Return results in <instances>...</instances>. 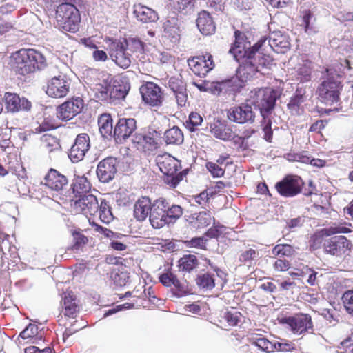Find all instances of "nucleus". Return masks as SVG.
Returning a JSON list of instances; mask_svg holds the SVG:
<instances>
[{"label":"nucleus","instance_id":"1","mask_svg":"<svg viewBox=\"0 0 353 353\" xmlns=\"http://www.w3.org/2000/svg\"><path fill=\"white\" fill-rule=\"evenodd\" d=\"M265 41L266 39L259 40L252 49L243 52L241 58L243 61L236 71V78L241 82L250 80L257 72L264 74L263 70L270 68L272 65V59L263 52Z\"/></svg>","mask_w":353,"mask_h":353},{"label":"nucleus","instance_id":"2","mask_svg":"<svg viewBox=\"0 0 353 353\" xmlns=\"http://www.w3.org/2000/svg\"><path fill=\"white\" fill-rule=\"evenodd\" d=\"M350 63L347 59L342 61L334 67L326 70L325 79L319 87V97L326 105H332L339 99L341 88L340 79L346 70H350Z\"/></svg>","mask_w":353,"mask_h":353},{"label":"nucleus","instance_id":"3","mask_svg":"<svg viewBox=\"0 0 353 353\" xmlns=\"http://www.w3.org/2000/svg\"><path fill=\"white\" fill-rule=\"evenodd\" d=\"M278 97V92L270 88H260L251 94L252 103L260 109L263 117L261 125L264 132V139L269 142L272 139L270 115Z\"/></svg>","mask_w":353,"mask_h":353},{"label":"nucleus","instance_id":"4","mask_svg":"<svg viewBox=\"0 0 353 353\" xmlns=\"http://www.w3.org/2000/svg\"><path fill=\"white\" fill-rule=\"evenodd\" d=\"M11 65L19 74L25 75L46 66L43 55L34 49H21L11 57Z\"/></svg>","mask_w":353,"mask_h":353},{"label":"nucleus","instance_id":"5","mask_svg":"<svg viewBox=\"0 0 353 353\" xmlns=\"http://www.w3.org/2000/svg\"><path fill=\"white\" fill-rule=\"evenodd\" d=\"M155 162L160 171L164 174L165 183L172 188H175L186 174L185 171L178 172L181 168V163L168 153L157 155Z\"/></svg>","mask_w":353,"mask_h":353},{"label":"nucleus","instance_id":"6","mask_svg":"<svg viewBox=\"0 0 353 353\" xmlns=\"http://www.w3.org/2000/svg\"><path fill=\"white\" fill-rule=\"evenodd\" d=\"M56 26L62 31L75 32L79 30L81 17L79 10L72 4L63 3L56 11Z\"/></svg>","mask_w":353,"mask_h":353},{"label":"nucleus","instance_id":"7","mask_svg":"<svg viewBox=\"0 0 353 353\" xmlns=\"http://www.w3.org/2000/svg\"><path fill=\"white\" fill-rule=\"evenodd\" d=\"M106 49L111 59L120 68L126 69L132 62V55L128 52L125 43L121 40L107 38L105 39Z\"/></svg>","mask_w":353,"mask_h":353},{"label":"nucleus","instance_id":"8","mask_svg":"<svg viewBox=\"0 0 353 353\" xmlns=\"http://www.w3.org/2000/svg\"><path fill=\"white\" fill-rule=\"evenodd\" d=\"M257 90H256V91ZM254 92L255 90L250 92V99L247 100L250 103H241L239 105L232 107L228 110L227 117L230 121L239 124L252 123L254 121L255 112L252 107L253 103L251 98V94ZM254 105L255 104L254 103Z\"/></svg>","mask_w":353,"mask_h":353},{"label":"nucleus","instance_id":"9","mask_svg":"<svg viewBox=\"0 0 353 353\" xmlns=\"http://www.w3.org/2000/svg\"><path fill=\"white\" fill-rule=\"evenodd\" d=\"M352 248V243L344 236H334L325 239L323 249L326 254L343 259L348 255Z\"/></svg>","mask_w":353,"mask_h":353},{"label":"nucleus","instance_id":"10","mask_svg":"<svg viewBox=\"0 0 353 353\" xmlns=\"http://www.w3.org/2000/svg\"><path fill=\"white\" fill-rule=\"evenodd\" d=\"M304 185L303 179L297 175H287L275 184L278 193L286 198L294 197L301 192Z\"/></svg>","mask_w":353,"mask_h":353},{"label":"nucleus","instance_id":"11","mask_svg":"<svg viewBox=\"0 0 353 353\" xmlns=\"http://www.w3.org/2000/svg\"><path fill=\"white\" fill-rule=\"evenodd\" d=\"M280 322L285 325L291 332L297 335L303 334L312 330L311 316L306 314H299L292 316L282 318Z\"/></svg>","mask_w":353,"mask_h":353},{"label":"nucleus","instance_id":"12","mask_svg":"<svg viewBox=\"0 0 353 353\" xmlns=\"http://www.w3.org/2000/svg\"><path fill=\"white\" fill-rule=\"evenodd\" d=\"M83 108V101L79 98L68 100L57 108V116L63 121H69L80 113Z\"/></svg>","mask_w":353,"mask_h":353},{"label":"nucleus","instance_id":"13","mask_svg":"<svg viewBox=\"0 0 353 353\" xmlns=\"http://www.w3.org/2000/svg\"><path fill=\"white\" fill-rule=\"evenodd\" d=\"M210 132L215 138L224 141H234L235 138L238 141H241L239 135L236 134L231 127L227 124V122L221 119H214L213 122L210 124Z\"/></svg>","mask_w":353,"mask_h":353},{"label":"nucleus","instance_id":"14","mask_svg":"<svg viewBox=\"0 0 353 353\" xmlns=\"http://www.w3.org/2000/svg\"><path fill=\"white\" fill-rule=\"evenodd\" d=\"M70 86V81L65 75H59L49 81L46 94L53 98H61L67 95Z\"/></svg>","mask_w":353,"mask_h":353},{"label":"nucleus","instance_id":"15","mask_svg":"<svg viewBox=\"0 0 353 353\" xmlns=\"http://www.w3.org/2000/svg\"><path fill=\"white\" fill-rule=\"evenodd\" d=\"M167 201L160 198L152 203L150 214V221L154 228H161L167 224Z\"/></svg>","mask_w":353,"mask_h":353},{"label":"nucleus","instance_id":"16","mask_svg":"<svg viewBox=\"0 0 353 353\" xmlns=\"http://www.w3.org/2000/svg\"><path fill=\"white\" fill-rule=\"evenodd\" d=\"M90 148V137L87 134H79L72 145L68 157L73 163H78L83 159Z\"/></svg>","mask_w":353,"mask_h":353},{"label":"nucleus","instance_id":"17","mask_svg":"<svg viewBox=\"0 0 353 353\" xmlns=\"http://www.w3.org/2000/svg\"><path fill=\"white\" fill-rule=\"evenodd\" d=\"M143 100L151 106H159L163 101L161 88L152 82H147L140 88Z\"/></svg>","mask_w":353,"mask_h":353},{"label":"nucleus","instance_id":"18","mask_svg":"<svg viewBox=\"0 0 353 353\" xmlns=\"http://www.w3.org/2000/svg\"><path fill=\"white\" fill-rule=\"evenodd\" d=\"M137 129V121L133 118L120 119L114 128L113 137L117 143H122Z\"/></svg>","mask_w":353,"mask_h":353},{"label":"nucleus","instance_id":"19","mask_svg":"<svg viewBox=\"0 0 353 353\" xmlns=\"http://www.w3.org/2000/svg\"><path fill=\"white\" fill-rule=\"evenodd\" d=\"M3 100L6 109L10 112L14 113L20 111H30L32 103L25 97H20L19 94L12 92H6Z\"/></svg>","mask_w":353,"mask_h":353},{"label":"nucleus","instance_id":"20","mask_svg":"<svg viewBox=\"0 0 353 353\" xmlns=\"http://www.w3.org/2000/svg\"><path fill=\"white\" fill-rule=\"evenodd\" d=\"M117 159L112 157H107L99 163L97 174L100 181L108 183L113 179L117 173Z\"/></svg>","mask_w":353,"mask_h":353},{"label":"nucleus","instance_id":"21","mask_svg":"<svg viewBox=\"0 0 353 353\" xmlns=\"http://www.w3.org/2000/svg\"><path fill=\"white\" fill-rule=\"evenodd\" d=\"M159 133L153 130L145 133H136L132 137V142L138 149L153 151L158 148Z\"/></svg>","mask_w":353,"mask_h":353},{"label":"nucleus","instance_id":"22","mask_svg":"<svg viewBox=\"0 0 353 353\" xmlns=\"http://www.w3.org/2000/svg\"><path fill=\"white\" fill-rule=\"evenodd\" d=\"M188 63L192 72L199 77L205 76L214 66L212 56L209 54L190 59Z\"/></svg>","mask_w":353,"mask_h":353},{"label":"nucleus","instance_id":"23","mask_svg":"<svg viewBox=\"0 0 353 353\" xmlns=\"http://www.w3.org/2000/svg\"><path fill=\"white\" fill-rule=\"evenodd\" d=\"M74 208L85 216L94 215L98 212L99 201L92 194H84L75 201Z\"/></svg>","mask_w":353,"mask_h":353},{"label":"nucleus","instance_id":"24","mask_svg":"<svg viewBox=\"0 0 353 353\" xmlns=\"http://www.w3.org/2000/svg\"><path fill=\"white\" fill-rule=\"evenodd\" d=\"M159 281L165 286L170 287L174 285L176 288V292H174V294L177 297H181L188 293L187 284L185 283H181L176 276L170 272L162 274L159 276Z\"/></svg>","mask_w":353,"mask_h":353},{"label":"nucleus","instance_id":"25","mask_svg":"<svg viewBox=\"0 0 353 353\" xmlns=\"http://www.w3.org/2000/svg\"><path fill=\"white\" fill-rule=\"evenodd\" d=\"M165 37L170 38L172 43H176L180 37V27L176 14L173 12L166 18L163 23Z\"/></svg>","mask_w":353,"mask_h":353},{"label":"nucleus","instance_id":"26","mask_svg":"<svg viewBox=\"0 0 353 353\" xmlns=\"http://www.w3.org/2000/svg\"><path fill=\"white\" fill-rule=\"evenodd\" d=\"M46 186L55 191L61 190L68 184L65 176L54 169H50L42 182Z\"/></svg>","mask_w":353,"mask_h":353},{"label":"nucleus","instance_id":"27","mask_svg":"<svg viewBox=\"0 0 353 353\" xmlns=\"http://www.w3.org/2000/svg\"><path fill=\"white\" fill-rule=\"evenodd\" d=\"M129 90V84L125 83L119 78H112L109 81V99H123L127 95Z\"/></svg>","mask_w":353,"mask_h":353},{"label":"nucleus","instance_id":"28","mask_svg":"<svg viewBox=\"0 0 353 353\" xmlns=\"http://www.w3.org/2000/svg\"><path fill=\"white\" fill-rule=\"evenodd\" d=\"M264 39H266L265 42H268L270 48L277 53H285L290 48V44L288 39L280 33L272 32L270 34L268 39L262 38L260 40Z\"/></svg>","mask_w":353,"mask_h":353},{"label":"nucleus","instance_id":"29","mask_svg":"<svg viewBox=\"0 0 353 353\" xmlns=\"http://www.w3.org/2000/svg\"><path fill=\"white\" fill-rule=\"evenodd\" d=\"M235 82L236 79L234 78L223 81L214 82L213 94L225 97L233 95L239 87Z\"/></svg>","mask_w":353,"mask_h":353},{"label":"nucleus","instance_id":"30","mask_svg":"<svg viewBox=\"0 0 353 353\" xmlns=\"http://www.w3.org/2000/svg\"><path fill=\"white\" fill-rule=\"evenodd\" d=\"M152 208V203L148 197L143 196L138 199L134 205V216L139 221H144Z\"/></svg>","mask_w":353,"mask_h":353},{"label":"nucleus","instance_id":"31","mask_svg":"<svg viewBox=\"0 0 353 353\" xmlns=\"http://www.w3.org/2000/svg\"><path fill=\"white\" fill-rule=\"evenodd\" d=\"M234 36L235 42L234 46L230 50V53L233 54L234 58L238 62H240L241 57L243 56V52L252 49V48L250 47V43L245 41V37L243 33L236 30L234 32Z\"/></svg>","mask_w":353,"mask_h":353},{"label":"nucleus","instance_id":"32","mask_svg":"<svg viewBox=\"0 0 353 353\" xmlns=\"http://www.w3.org/2000/svg\"><path fill=\"white\" fill-rule=\"evenodd\" d=\"M79 307L76 296L71 292L65 293L63 299V312L65 316L75 318Z\"/></svg>","mask_w":353,"mask_h":353},{"label":"nucleus","instance_id":"33","mask_svg":"<svg viewBox=\"0 0 353 353\" xmlns=\"http://www.w3.org/2000/svg\"><path fill=\"white\" fill-rule=\"evenodd\" d=\"M196 26L200 32L204 35L212 34L215 32L216 27L210 14L202 11L199 14Z\"/></svg>","mask_w":353,"mask_h":353},{"label":"nucleus","instance_id":"34","mask_svg":"<svg viewBox=\"0 0 353 353\" xmlns=\"http://www.w3.org/2000/svg\"><path fill=\"white\" fill-rule=\"evenodd\" d=\"M134 14L143 23L155 22L159 19L158 14L154 10L141 4L134 6Z\"/></svg>","mask_w":353,"mask_h":353},{"label":"nucleus","instance_id":"35","mask_svg":"<svg viewBox=\"0 0 353 353\" xmlns=\"http://www.w3.org/2000/svg\"><path fill=\"white\" fill-rule=\"evenodd\" d=\"M99 132L103 138L109 139L113 136L112 119L108 114H101L98 119Z\"/></svg>","mask_w":353,"mask_h":353},{"label":"nucleus","instance_id":"36","mask_svg":"<svg viewBox=\"0 0 353 353\" xmlns=\"http://www.w3.org/2000/svg\"><path fill=\"white\" fill-rule=\"evenodd\" d=\"M9 236L0 232V250L2 252V260L8 259V256L15 259L17 256V248L11 245L8 238Z\"/></svg>","mask_w":353,"mask_h":353},{"label":"nucleus","instance_id":"37","mask_svg":"<svg viewBox=\"0 0 353 353\" xmlns=\"http://www.w3.org/2000/svg\"><path fill=\"white\" fill-rule=\"evenodd\" d=\"M249 341L252 345L256 346L259 349L266 352H273L274 343L270 341L266 338L255 333H252L249 336Z\"/></svg>","mask_w":353,"mask_h":353},{"label":"nucleus","instance_id":"38","mask_svg":"<svg viewBox=\"0 0 353 353\" xmlns=\"http://www.w3.org/2000/svg\"><path fill=\"white\" fill-rule=\"evenodd\" d=\"M170 87L175 95L178 105L181 107L185 106L188 99V95L186 89L183 85V83L181 81L174 82L170 81Z\"/></svg>","mask_w":353,"mask_h":353},{"label":"nucleus","instance_id":"39","mask_svg":"<svg viewBox=\"0 0 353 353\" xmlns=\"http://www.w3.org/2000/svg\"><path fill=\"white\" fill-rule=\"evenodd\" d=\"M164 139L167 144L180 145L183 142V134L179 127L174 126L165 132Z\"/></svg>","mask_w":353,"mask_h":353},{"label":"nucleus","instance_id":"40","mask_svg":"<svg viewBox=\"0 0 353 353\" xmlns=\"http://www.w3.org/2000/svg\"><path fill=\"white\" fill-rule=\"evenodd\" d=\"M90 183L88 181L87 178L84 176H77L74 179L72 183L73 192L77 196H82L84 194H88V192L90 190Z\"/></svg>","mask_w":353,"mask_h":353},{"label":"nucleus","instance_id":"41","mask_svg":"<svg viewBox=\"0 0 353 353\" xmlns=\"http://www.w3.org/2000/svg\"><path fill=\"white\" fill-rule=\"evenodd\" d=\"M306 97L301 91L297 90L296 94L291 98L288 104V109L292 114H301L303 112L302 104L305 101Z\"/></svg>","mask_w":353,"mask_h":353},{"label":"nucleus","instance_id":"42","mask_svg":"<svg viewBox=\"0 0 353 353\" xmlns=\"http://www.w3.org/2000/svg\"><path fill=\"white\" fill-rule=\"evenodd\" d=\"M198 265V259L194 254H185L179 260V268L181 271L190 272Z\"/></svg>","mask_w":353,"mask_h":353},{"label":"nucleus","instance_id":"43","mask_svg":"<svg viewBox=\"0 0 353 353\" xmlns=\"http://www.w3.org/2000/svg\"><path fill=\"white\" fill-rule=\"evenodd\" d=\"M92 91L98 100L108 101L109 99V81L105 80L96 83Z\"/></svg>","mask_w":353,"mask_h":353},{"label":"nucleus","instance_id":"44","mask_svg":"<svg viewBox=\"0 0 353 353\" xmlns=\"http://www.w3.org/2000/svg\"><path fill=\"white\" fill-rule=\"evenodd\" d=\"M192 216L194 219V226L198 228L208 226L213 220L212 214L209 211L200 212L199 213L192 214Z\"/></svg>","mask_w":353,"mask_h":353},{"label":"nucleus","instance_id":"45","mask_svg":"<svg viewBox=\"0 0 353 353\" xmlns=\"http://www.w3.org/2000/svg\"><path fill=\"white\" fill-rule=\"evenodd\" d=\"M98 212L100 220L104 223H109L114 219L110 206L105 199H101L99 203Z\"/></svg>","mask_w":353,"mask_h":353},{"label":"nucleus","instance_id":"46","mask_svg":"<svg viewBox=\"0 0 353 353\" xmlns=\"http://www.w3.org/2000/svg\"><path fill=\"white\" fill-rule=\"evenodd\" d=\"M259 257V252L250 248L241 252L239 256V261L245 265H251L253 261H256Z\"/></svg>","mask_w":353,"mask_h":353},{"label":"nucleus","instance_id":"47","mask_svg":"<svg viewBox=\"0 0 353 353\" xmlns=\"http://www.w3.org/2000/svg\"><path fill=\"white\" fill-rule=\"evenodd\" d=\"M311 62L308 61H302L301 63H299L296 72H297V78L301 81H307L310 79L311 74Z\"/></svg>","mask_w":353,"mask_h":353},{"label":"nucleus","instance_id":"48","mask_svg":"<svg viewBox=\"0 0 353 353\" xmlns=\"http://www.w3.org/2000/svg\"><path fill=\"white\" fill-rule=\"evenodd\" d=\"M166 213L167 224H169L172 222L175 221L176 219H179L181 216V215L183 214V209L179 205H170L169 203L167 201Z\"/></svg>","mask_w":353,"mask_h":353},{"label":"nucleus","instance_id":"49","mask_svg":"<svg viewBox=\"0 0 353 353\" xmlns=\"http://www.w3.org/2000/svg\"><path fill=\"white\" fill-rule=\"evenodd\" d=\"M196 284L205 290H212L215 286V280L212 275L209 273H204L198 276Z\"/></svg>","mask_w":353,"mask_h":353},{"label":"nucleus","instance_id":"50","mask_svg":"<svg viewBox=\"0 0 353 353\" xmlns=\"http://www.w3.org/2000/svg\"><path fill=\"white\" fill-rule=\"evenodd\" d=\"M316 19L313 13L310 10H305L303 12V25L304 26L305 32L310 34L315 32L314 23Z\"/></svg>","mask_w":353,"mask_h":353},{"label":"nucleus","instance_id":"51","mask_svg":"<svg viewBox=\"0 0 353 353\" xmlns=\"http://www.w3.org/2000/svg\"><path fill=\"white\" fill-rule=\"evenodd\" d=\"M72 236L74 243L68 249L76 252L81 249L83 245L87 243L88 238L79 231H74L72 232Z\"/></svg>","mask_w":353,"mask_h":353},{"label":"nucleus","instance_id":"52","mask_svg":"<svg viewBox=\"0 0 353 353\" xmlns=\"http://www.w3.org/2000/svg\"><path fill=\"white\" fill-rule=\"evenodd\" d=\"M272 254L278 256H291L295 250L288 244H278L272 249Z\"/></svg>","mask_w":353,"mask_h":353},{"label":"nucleus","instance_id":"53","mask_svg":"<svg viewBox=\"0 0 353 353\" xmlns=\"http://www.w3.org/2000/svg\"><path fill=\"white\" fill-rule=\"evenodd\" d=\"M124 42L125 48L128 50L132 52H139L141 53L143 50V43L137 38H130L128 39H124L121 41Z\"/></svg>","mask_w":353,"mask_h":353},{"label":"nucleus","instance_id":"54","mask_svg":"<svg viewBox=\"0 0 353 353\" xmlns=\"http://www.w3.org/2000/svg\"><path fill=\"white\" fill-rule=\"evenodd\" d=\"M241 317V314L234 308L226 311L223 315V318L230 326L236 325L240 321Z\"/></svg>","mask_w":353,"mask_h":353},{"label":"nucleus","instance_id":"55","mask_svg":"<svg viewBox=\"0 0 353 353\" xmlns=\"http://www.w3.org/2000/svg\"><path fill=\"white\" fill-rule=\"evenodd\" d=\"M342 301L346 311L353 315V290L345 292L342 296Z\"/></svg>","mask_w":353,"mask_h":353},{"label":"nucleus","instance_id":"56","mask_svg":"<svg viewBox=\"0 0 353 353\" xmlns=\"http://www.w3.org/2000/svg\"><path fill=\"white\" fill-rule=\"evenodd\" d=\"M208 194L206 192H202L199 194L194 196L191 199L190 203L192 205L204 208L208 203Z\"/></svg>","mask_w":353,"mask_h":353},{"label":"nucleus","instance_id":"57","mask_svg":"<svg viewBox=\"0 0 353 353\" xmlns=\"http://www.w3.org/2000/svg\"><path fill=\"white\" fill-rule=\"evenodd\" d=\"M43 141L44 145L43 146L48 148L50 152L57 150L59 147L57 139L51 135H43Z\"/></svg>","mask_w":353,"mask_h":353},{"label":"nucleus","instance_id":"58","mask_svg":"<svg viewBox=\"0 0 353 353\" xmlns=\"http://www.w3.org/2000/svg\"><path fill=\"white\" fill-rule=\"evenodd\" d=\"M294 350H295V345L292 342H288L286 341L276 342L274 343L273 345V352L274 350L281 352H291Z\"/></svg>","mask_w":353,"mask_h":353},{"label":"nucleus","instance_id":"59","mask_svg":"<svg viewBox=\"0 0 353 353\" xmlns=\"http://www.w3.org/2000/svg\"><path fill=\"white\" fill-rule=\"evenodd\" d=\"M38 333V327L34 324H29L19 334L23 339H31Z\"/></svg>","mask_w":353,"mask_h":353},{"label":"nucleus","instance_id":"60","mask_svg":"<svg viewBox=\"0 0 353 353\" xmlns=\"http://www.w3.org/2000/svg\"><path fill=\"white\" fill-rule=\"evenodd\" d=\"M206 168L214 177H221L224 174V170L215 163L208 162Z\"/></svg>","mask_w":353,"mask_h":353},{"label":"nucleus","instance_id":"61","mask_svg":"<svg viewBox=\"0 0 353 353\" xmlns=\"http://www.w3.org/2000/svg\"><path fill=\"white\" fill-rule=\"evenodd\" d=\"M191 2V0H170V5L175 10L181 12L187 8Z\"/></svg>","mask_w":353,"mask_h":353},{"label":"nucleus","instance_id":"62","mask_svg":"<svg viewBox=\"0 0 353 353\" xmlns=\"http://www.w3.org/2000/svg\"><path fill=\"white\" fill-rule=\"evenodd\" d=\"M202 121L203 118L199 114L192 112L189 116V123L192 125V127L190 126V130L194 131V128L200 125Z\"/></svg>","mask_w":353,"mask_h":353},{"label":"nucleus","instance_id":"63","mask_svg":"<svg viewBox=\"0 0 353 353\" xmlns=\"http://www.w3.org/2000/svg\"><path fill=\"white\" fill-rule=\"evenodd\" d=\"M255 130L252 128L247 129L244 130L242 133L241 136H239V138L241 139L240 141H238L236 138L234 139V143L235 145H237L239 148H243L244 141L245 139H249L253 134L255 133Z\"/></svg>","mask_w":353,"mask_h":353},{"label":"nucleus","instance_id":"64","mask_svg":"<svg viewBox=\"0 0 353 353\" xmlns=\"http://www.w3.org/2000/svg\"><path fill=\"white\" fill-rule=\"evenodd\" d=\"M290 268V263L285 259H277L274 263V268L279 272L287 271Z\"/></svg>","mask_w":353,"mask_h":353}]
</instances>
